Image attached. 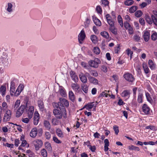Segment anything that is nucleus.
I'll list each match as a JSON object with an SVG mask.
<instances>
[{"label": "nucleus", "mask_w": 157, "mask_h": 157, "mask_svg": "<svg viewBox=\"0 0 157 157\" xmlns=\"http://www.w3.org/2000/svg\"><path fill=\"white\" fill-rule=\"evenodd\" d=\"M38 130L36 128H33L30 132V136L33 138H35L37 134Z\"/></svg>", "instance_id": "f3484780"}, {"label": "nucleus", "mask_w": 157, "mask_h": 157, "mask_svg": "<svg viewBox=\"0 0 157 157\" xmlns=\"http://www.w3.org/2000/svg\"><path fill=\"white\" fill-rule=\"evenodd\" d=\"M12 112L10 109H7L5 111L2 119V121L5 123L9 121L12 116Z\"/></svg>", "instance_id": "39448f33"}, {"label": "nucleus", "mask_w": 157, "mask_h": 157, "mask_svg": "<svg viewBox=\"0 0 157 157\" xmlns=\"http://www.w3.org/2000/svg\"><path fill=\"white\" fill-rule=\"evenodd\" d=\"M37 103L40 110L43 111L44 108V106L43 101L41 99L38 100L37 101Z\"/></svg>", "instance_id": "4be33fe9"}, {"label": "nucleus", "mask_w": 157, "mask_h": 157, "mask_svg": "<svg viewBox=\"0 0 157 157\" xmlns=\"http://www.w3.org/2000/svg\"><path fill=\"white\" fill-rule=\"evenodd\" d=\"M128 148L130 150H134L139 151L140 150L139 148L133 145H131L128 146Z\"/></svg>", "instance_id": "72a5a7b5"}, {"label": "nucleus", "mask_w": 157, "mask_h": 157, "mask_svg": "<svg viewBox=\"0 0 157 157\" xmlns=\"http://www.w3.org/2000/svg\"><path fill=\"white\" fill-rule=\"evenodd\" d=\"M123 77L129 82L133 83L135 80V78L132 74L129 72H125L123 75Z\"/></svg>", "instance_id": "7ed1b4c3"}, {"label": "nucleus", "mask_w": 157, "mask_h": 157, "mask_svg": "<svg viewBox=\"0 0 157 157\" xmlns=\"http://www.w3.org/2000/svg\"><path fill=\"white\" fill-rule=\"evenodd\" d=\"M20 104V100H17L14 105V109H17L19 106Z\"/></svg>", "instance_id": "13d9d810"}, {"label": "nucleus", "mask_w": 157, "mask_h": 157, "mask_svg": "<svg viewBox=\"0 0 157 157\" xmlns=\"http://www.w3.org/2000/svg\"><path fill=\"white\" fill-rule=\"evenodd\" d=\"M126 52L127 53V55L129 56H130V59H131L132 58V54H133V52L129 48H128L126 50Z\"/></svg>", "instance_id": "37998d69"}, {"label": "nucleus", "mask_w": 157, "mask_h": 157, "mask_svg": "<svg viewBox=\"0 0 157 157\" xmlns=\"http://www.w3.org/2000/svg\"><path fill=\"white\" fill-rule=\"evenodd\" d=\"M88 63L90 67L97 68L98 67V65L100 63L101 61L98 58H96L93 60H89Z\"/></svg>", "instance_id": "423d86ee"}, {"label": "nucleus", "mask_w": 157, "mask_h": 157, "mask_svg": "<svg viewBox=\"0 0 157 157\" xmlns=\"http://www.w3.org/2000/svg\"><path fill=\"white\" fill-rule=\"evenodd\" d=\"M33 123L35 125H37L39 121L40 115L37 112H35L34 115Z\"/></svg>", "instance_id": "4468645a"}, {"label": "nucleus", "mask_w": 157, "mask_h": 157, "mask_svg": "<svg viewBox=\"0 0 157 157\" xmlns=\"http://www.w3.org/2000/svg\"><path fill=\"white\" fill-rule=\"evenodd\" d=\"M88 71L90 75L93 76L97 77L98 75V73L96 71L89 69Z\"/></svg>", "instance_id": "4c0bfd02"}, {"label": "nucleus", "mask_w": 157, "mask_h": 157, "mask_svg": "<svg viewBox=\"0 0 157 157\" xmlns=\"http://www.w3.org/2000/svg\"><path fill=\"white\" fill-rule=\"evenodd\" d=\"M112 17L109 14H107L105 15V18L107 22L108 19H109L113 21L114 23H115V21L116 20V13L114 11H112L111 12Z\"/></svg>", "instance_id": "1a4fd4ad"}, {"label": "nucleus", "mask_w": 157, "mask_h": 157, "mask_svg": "<svg viewBox=\"0 0 157 157\" xmlns=\"http://www.w3.org/2000/svg\"><path fill=\"white\" fill-rule=\"evenodd\" d=\"M142 67L144 72L146 74H147L150 72V71L146 63H143Z\"/></svg>", "instance_id": "393cba45"}, {"label": "nucleus", "mask_w": 157, "mask_h": 157, "mask_svg": "<svg viewBox=\"0 0 157 157\" xmlns=\"http://www.w3.org/2000/svg\"><path fill=\"white\" fill-rule=\"evenodd\" d=\"M90 39L92 42L94 43H96L98 40V38L96 36L94 35H91L90 36Z\"/></svg>", "instance_id": "ea45409f"}, {"label": "nucleus", "mask_w": 157, "mask_h": 157, "mask_svg": "<svg viewBox=\"0 0 157 157\" xmlns=\"http://www.w3.org/2000/svg\"><path fill=\"white\" fill-rule=\"evenodd\" d=\"M34 111V107L33 106H30L28 112V117L29 119L32 117Z\"/></svg>", "instance_id": "a211bd4d"}, {"label": "nucleus", "mask_w": 157, "mask_h": 157, "mask_svg": "<svg viewBox=\"0 0 157 157\" xmlns=\"http://www.w3.org/2000/svg\"><path fill=\"white\" fill-rule=\"evenodd\" d=\"M45 146L46 148L48 151H51L52 149L51 144L48 142H46L45 143Z\"/></svg>", "instance_id": "de8ad7c7"}, {"label": "nucleus", "mask_w": 157, "mask_h": 157, "mask_svg": "<svg viewBox=\"0 0 157 157\" xmlns=\"http://www.w3.org/2000/svg\"><path fill=\"white\" fill-rule=\"evenodd\" d=\"M145 96L147 101L150 103H151L153 101L150 95L148 92H145Z\"/></svg>", "instance_id": "79ce46f5"}, {"label": "nucleus", "mask_w": 157, "mask_h": 157, "mask_svg": "<svg viewBox=\"0 0 157 157\" xmlns=\"http://www.w3.org/2000/svg\"><path fill=\"white\" fill-rule=\"evenodd\" d=\"M52 139L57 144H59L61 143V141L59 140L56 136H53Z\"/></svg>", "instance_id": "052dcab7"}, {"label": "nucleus", "mask_w": 157, "mask_h": 157, "mask_svg": "<svg viewBox=\"0 0 157 157\" xmlns=\"http://www.w3.org/2000/svg\"><path fill=\"white\" fill-rule=\"evenodd\" d=\"M71 87L73 90L76 92L79 88V86L77 84L72 83L71 85Z\"/></svg>", "instance_id": "e433bc0d"}, {"label": "nucleus", "mask_w": 157, "mask_h": 157, "mask_svg": "<svg viewBox=\"0 0 157 157\" xmlns=\"http://www.w3.org/2000/svg\"><path fill=\"white\" fill-rule=\"evenodd\" d=\"M93 21L94 23L97 26H100L101 25V22L95 16H93Z\"/></svg>", "instance_id": "b1692460"}, {"label": "nucleus", "mask_w": 157, "mask_h": 157, "mask_svg": "<svg viewBox=\"0 0 157 157\" xmlns=\"http://www.w3.org/2000/svg\"><path fill=\"white\" fill-rule=\"evenodd\" d=\"M107 23L109 25V30L113 34L116 35L117 34V29L114 27L115 23L110 20L108 19Z\"/></svg>", "instance_id": "20e7f679"}, {"label": "nucleus", "mask_w": 157, "mask_h": 157, "mask_svg": "<svg viewBox=\"0 0 157 157\" xmlns=\"http://www.w3.org/2000/svg\"><path fill=\"white\" fill-rule=\"evenodd\" d=\"M133 39L136 42H139L140 39V37L139 35L136 34L133 36Z\"/></svg>", "instance_id": "8fccbe9b"}, {"label": "nucleus", "mask_w": 157, "mask_h": 157, "mask_svg": "<svg viewBox=\"0 0 157 157\" xmlns=\"http://www.w3.org/2000/svg\"><path fill=\"white\" fill-rule=\"evenodd\" d=\"M59 92L60 95L62 97H65L67 95L66 91L65 89L63 86H61L60 87Z\"/></svg>", "instance_id": "5701e85b"}, {"label": "nucleus", "mask_w": 157, "mask_h": 157, "mask_svg": "<svg viewBox=\"0 0 157 157\" xmlns=\"http://www.w3.org/2000/svg\"><path fill=\"white\" fill-rule=\"evenodd\" d=\"M124 28L126 29H127L131 25L128 22L124 21Z\"/></svg>", "instance_id": "69168bd1"}, {"label": "nucleus", "mask_w": 157, "mask_h": 157, "mask_svg": "<svg viewBox=\"0 0 157 157\" xmlns=\"http://www.w3.org/2000/svg\"><path fill=\"white\" fill-rule=\"evenodd\" d=\"M113 129L116 135H117L119 132L118 126L117 125H114L113 127Z\"/></svg>", "instance_id": "bf43d9fd"}, {"label": "nucleus", "mask_w": 157, "mask_h": 157, "mask_svg": "<svg viewBox=\"0 0 157 157\" xmlns=\"http://www.w3.org/2000/svg\"><path fill=\"white\" fill-rule=\"evenodd\" d=\"M138 9V7L136 6H132L129 9V12L130 13L135 12Z\"/></svg>", "instance_id": "a19ab883"}, {"label": "nucleus", "mask_w": 157, "mask_h": 157, "mask_svg": "<svg viewBox=\"0 0 157 157\" xmlns=\"http://www.w3.org/2000/svg\"><path fill=\"white\" fill-rule=\"evenodd\" d=\"M143 94L142 93L139 92L138 93L137 101L139 103H142L143 102Z\"/></svg>", "instance_id": "f704fd0d"}, {"label": "nucleus", "mask_w": 157, "mask_h": 157, "mask_svg": "<svg viewBox=\"0 0 157 157\" xmlns=\"http://www.w3.org/2000/svg\"><path fill=\"white\" fill-rule=\"evenodd\" d=\"M8 7L7 9V11L9 12H11L12 11V5L11 3H9L8 4Z\"/></svg>", "instance_id": "e2e57ef3"}, {"label": "nucleus", "mask_w": 157, "mask_h": 157, "mask_svg": "<svg viewBox=\"0 0 157 157\" xmlns=\"http://www.w3.org/2000/svg\"><path fill=\"white\" fill-rule=\"evenodd\" d=\"M41 155L43 157H46L47 156V153L45 149H43L41 151Z\"/></svg>", "instance_id": "5fc2aeb1"}, {"label": "nucleus", "mask_w": 157, "mask_h": 157, "mask_svg": "<svg viewBox=\"0 0 157 157\" xmlns=\"http://www.w3.org/2000/svg\"><path fill=\"white\" fill-rule=\"evenodd\" d=\"M101 35L107 40H109V35L108 33L105 31L102 32L100 33Z\"/></svg>", "instance_id": "7c9ffc66"}, {"label": "nucleus", "mask_w": 157, "mask_h": 157, "mask_svg": "<svg viewBox=\"0 0 157 157\" xmlns=\"http://www.w3.org/2000/svg\"><path fill=\"white\" fill-rule=\"evenodd\" d=\"M59 101L58 102V106H56L57 109L58 108H65V106L68 107L69 105V103L68 101L63 98H60L59 99Z\"/></svg>", "instance_id": "f03ea898"}, {"label": "nucleus", "mask_w": 157, "mask_h": 157, "mask_svg": "<svg viewBox=\"0 0 157 157\" xmlns=\"http://www.w3.org/2000/svg\"><path fill=\"white\" fill-rule=\"evenodd\" d=\"M151 38L152 40L155 41L157 39V33L156 32H154L151 36Z\"/></svg>", "instance_id": "864d4df0"}, {"label": "nucleus", "mask_w": 157, "mask_h": 157, "mask_svg": "<svg viewBox=\"0 0 157 157\" xmlns=\"http://www.w3.org/2000/svg\"><path fill=\"white\" fill-rule=\"evenodd\" d=\"M93 51L94 53L97 55L99 54L100 52V50L99 48L97 47H94V48Z\"/></svg>", "instance_id": "3c124183"}, {"label": "nucleus", "mask_w": 157, "mask_h": 157, "mask_svg": "<svg viewBox=\"0 0 157 157\" xmlns=\"http://www.w3.org/2000/svg\"><path fill=\"white\" fill-rule=\"evenodd\" d=\"M21 144L18 147V149L19 150H22L24 151V149L22 147H25L26 144H27L26 141L25 140H24L22 141Z\"/></svg>", "instance_id": "c9c22d12"}, {"label": "nucleus", "mask_w": 157, "mask_h": 157, "mask_svg": "<svg viewBox=\"0 0 157 157\" xmlns=\"http://www.w3.org/2000/svg\"><path fill=\"white\" fill-rule=\"evenodd\" d=\"M46 138L47 140H49L51 137V134L49 132H46L45 134Z\"/></svg>", "instance_id": "0e129e2a"}, {"label": "nucleus", "mask_w": 157, "mask_h": 157, "mask_svg": "<svg viewBox=\"0 0 157 157\" xmlns=\"http://www.w3.org/2000/svg\"><path fill=\"white\" fill-rule=\"evenodd\" d=\"M85 37V31L83 29H82L78 36V40L80 44L82 43V42L84 40Z\"/></svg>", "instance_id": "ddd939ff"}, {"label": "nucleus", "mask_w": 157, "mask_h": 157, "mask_svg": "<svg viewBox=\"0 0 157 157\" xmlns=\"http://www.w3.org/2000/svg\"><path fill=\"white\" fill-rule=\"evenodd\" d=\"M110 93H111V92L109 91H105L104 92H102L100 95L101 97H108L109 96H110Z\"/></svg>", "instance_id": "2f4dec72"}, {"label": "nucleus", "mask_w": 157, "mask_h": 157, "mask_svg": "<svg viewBox=\"0 0 157 157\" xmlns=\"http://www.w3.org/2000/svg\"><path fill=\"white\" fill-rule=\"evenodd\" d=\"M68 96L69 99L72 102H74L75 101V96L72 90L69 91L68 93Z\"/></svg>", "instance_id": "bb28decb"}, {"label": "nucleus", "mask_w": 157, "mask_h": 157, "mask_svg": "<svg viewBox=\"0 0 157 157\" xmlns=\"http://www.w3.org/2000/svg\"><path fill=\"white\" fill-rule=\"evenodd\" d=\"M24 105H21L20 107L18 109L16 113V117H20L23 113L24 109L25 108Z\"/></svg>", "instance_id": "9b49d317"}, {"label": "nucleus", "mask_w": 157, "mask_h": 157, "mask_svg": "<svg viewBox=\"0 0 157 157\" xmlns=\"http://www.w3.org/2000/svg\"><path fill=\"white\" fill-rule=\"evenodd\" d=\"M142 12L141 10H137L135 13V16L137 17H140L142 14Z\"/></svg>", "instance_id": "6e6d98bb"}, {"label": "nucleus", "mask_w": 157, "mask_h": 157, "mask_svg": "<svg viewBox=\"0 0 157 157\" xmlns=\"http://www.w3.org/2000/svg\"><path fill=\"white\" fill-rule=\"evenodd\" d=\"M79 77L82 83H85L87 82V80L86 77L83 73L80 74L79 75Z\"/></svg>", "instance_id": "a878e982"}, {"label": "nucleus", "mask_w": 157, "mask_h": 157, "mask_svg": "<svg viewBox=\"0 0 157 157\" xmlns=\"http://www.w3.org/2000/svg\"><path fill=\"white\" fill-rule=\"evenodd\" d=\"M81 88L82 90L85 93H87L88 91V86L86 84H82L81 85Z\"/></svg>", "instance_id": "58836bf2"}, {"label": "nucleus", "mask_w": 157, "mask_h": 157, "mask_svg": "<svg viewBox=\"0 0 157 157\" xmlns=\"http://www.w3.org/2000/svg\"><path fill=\"white\" fill-rule=\"evenodd\" d=\"M56 132V135L58 137L61 138L63 137V133L60 128L57 129Z\"/></svg>", "instance_id": "473e14b6"}, {"label": "nucleus", "mask_w": 157, "mask_h": 157, "mask_svg": "<svg viewBox=\"0 0 157 157\" xmlns=\"http://www.w3.org/2000/svg\"><path fill=\"white\" fill-rule=\"evenodd\" d=\"M146 20L147 22L149 24H151L153 23L156 26H157V19L153 15L151 16V18L149 16L146 17Z\"/></svg>", "instance_id": "0eeeda50"}, {"label": "nucleus", "mask_w": 157, "mask_h": 157, "mask_svg": "<svg viewBox=\"0 0 157 157\" xmlns=\"http://www.w3.org/2000/svg\"><path fill=\"white\" fill-rule=\"evenodd\" d=\"M150 32L147 31H144L143 37L144 41L145 42H147L150 39Z\"/></svg>", "instance_id": "dca6fc26"}, {"label": "nucleus", "mask_w": 157, "mask_h": 157, "mask_svg": "<svg viewBox=\"0 0 157 157\" xmlns=\"http://www.w3.org/2000/svg\"><path fill=\"white\" fill-rule=\"evenodd\" d=\"M2 109L3 111H6L7 110L8 108V105L7 103L5 102H3L2 103Z\"/></svg>", "instance_id": "603ef678"}, {"label": "nucleus", "mask_w": 157, "mask_h": 157, "mask_svg": "<svg viewBox=\"0 0 157 157\" xmlns=\"http://www.w3.org/2000/svg\"><path fill=\"white\" fill-rule=\"evenodd\" d=\"M96 10L98 13H102V10L100 6H97L96 7Z\"/></svg>", "instance_id": "338daca9"}, {"label": "nucleus", "mask_w": 157, "mask_h": 157, "mask_svg": "<svg viewBox=\"0 0 157 157\" xmlns=\"http://www.w3.org/2000/svg\"><path fill=\"white\" fill-rule=\"evenodd\" d=\"M134 3V1L133 0H126L124 2V4L126 6H131Z\"/></svg>", "instance_id": "09e8293b"}, {"label": "nucleus", "mask_w": 157, "mask_h": 157, "mask_svg": "<svg viewBox=\"0 0 157 157\" xmlns=\"http://www.w3.org/2000/svg\"><path fill=\"white\" fill-rule=\"evenodd\" d=\"M89 80L90 82L93 83L94 85H97L98 84V81L95 78L91 76L88 77Z\"/></svg>", "instance_id": "412c9836"}, {"label": "nucleus", "mask_w": 157, "mask_h": 157, "mask_svg": "<svg viewBox=\"0 0 157 157\" xmlns=\"http://www.w3.org/2000/svg\"><path fill=\"white\" fill-rule=\"evenodd\" d=\"M52 123L53 125H56L58 124L59 123V121L56 118H54L52 119Z\"/></svg>", "instance_id": "49530a36"}, {"label": "nucleus", "mask_w": 157, "mask_h": 157, "mask_svg": "<svg viewBox=\"0 0 157 157\" xmlns=\"http://www.w3.org/2000/svg\"><path fill=\"white\" fill-rule=\"evenodd\" d=\"M70 75L72 79L75 82L78 81V78L76 73L73 71H71L70 72Z\"/></svg>", "instance_id": "aec40b11"}, {"label": "nucleus", "mask_w": 157, "mask_h": 157, "mask_svg": "<svg viewBox=\"0 0 157 157\" xmlns=\"http://www.w3.org/2000/svg\"><path fill=\"white\" fill-rule=\"evenodd\" d=\"M118 21L121 27L123 26V21L121 16L119 15L117 17Z\"/></svg>", "instance_id": "c03bdc74"}, {"label": "nucleus", "mask_w": 157, "mask_h": 157, "mask_svg": "<svg viewBox=\"0 0 157 157\" xmlns=\"http://www.w3.org/2000/svg\"><path fill=\"white\" fill-rule=\"evenodd\" d=\"M89 148L92 152H95L96 150V147L94 145L93 146H92L91 145L89 147Z\"/></svg>", "instance_id": "774afa93"}, {"label": "nucleus", "mask_w": 157, "mask_h": 157, "mask_svg": "<svg viewBox=\"0 0 157 157\" xmlns=\"http://www.w3.org/2000/svg\"><path fill=\"white\" fill-rule=\"evenodd\" d=\"M44 127L46 129L49 130L51 128L50 124L49 121L47 120H45L44 122Z\"/></svg>", "instance_id": "c756f323"}, {"label": "nucleus", "mask_w": 157, "mask_h": 157, "mask_svg": "<svg viewBox=\"0 0 157 157\" xmlns=\"http://www.w3.org/2000/svg\"><path fill=\"white\" fill-rule=\"evenodd\" d=\"M33 144L36 151L39 150L43 145L42 141L40 140H36L33 141Z\"/></svg>", "instance_id": "6e6552de"}, {"label": "nucleus", "mask_w": 157, "mask_h": 157, "mask_svg": "<svg viewBox=\"0 0 157 157\" xmlns=\"http://www.w3.org/2000/svg\"><path fill=\"white\" fill-rule=\"evenodd\" d=\"M142 111L146 115L150 114V108L146 104H144L142 106Z\"/></svg>", "instance_id": "f8f14e48"}, {"label": "nucleus", "mask_w": 157, "mask_h": 157, "mask_svg": "<svg viewBox=\"0 0 157 157\" xmlns=\"http://www.w3.org/2000/svg\"><path fill=\"white\" fill-rule=\"evenodd\" d=\"M59 109H55L53 110V113L56 118L61 119L62 117L66 119L67 117V112L65 108L63 107L59 108Z\"/></svg>", "instance_id": "f257e3e1"}, {"label": "nucleus", "mask_w": 157, "mask_h": 157, "mask_svg": "<svg viewBox=\"0 0 157 157\" xmlns=\"http://www.w3.org/2000/svg\"><path fill=\"white\" fill-rule=\"evenodd\" d=\"M127 30H128V33L129 34L132 35L134 33V29L132 25L130 26Z\"/></svg>", "instance_id": "a18cd8bd"}, {"label": "nucleus", "mask_w": 157, "mask_h": 157, "mask_svg": "<svg viewBox=\"0 0 157 157\" xmlns=\"http://www.w3.org/2000/svg\"><path fill=\"white\" fill-rule=\"evenodd\" d=\"M21 91H21V90H19V89H18V88H17L16 91H15L14 93H13V95H14L15 96H18L20 94Z\"/></svg>", "instance_id": "680f3d73"}, {"label": "nucleus", "mask_w": 157, "mask_h": 157, "mask_svg": "<svg viewBox=\"0 0 157 157\" xmlns=\"http://www.w3.org/2000/svg\"><path fill=\"white\" fill-rule=\"evenodd\" d=\"M148 64L151 70H155L156 68V64L151 59H149L148 61Z\"/></svg>", "instance_id": "6ab92c4d"}, {"label": "nucleus", "mask_w": 157, "mask_h": 157, "mask_svg": "<svg viewBox=\"0 0 157 157\" xmlns=\"http://www.w3.org/2000/svg\"><path fill=\"white\" fill-rule=\"evenodd\" d=\"M90 22V20L88 18H87L86 21L84 22V25L85 28H87L89 26Z\"/></svg>", "instance_id": "4d7b16f0"}, {"label": "nucleus", "mask_w": 157, "mask_h": 157, "mask_svg": "<svg viewBox=\"0 0 157 157\" xmlns=\"http://www.w3.org/2000/svg\"><path fill=\"white\" fill-rule=\"evenodd\" d=\"M130 91L128 90H126L123 91L121 94V96L122 97H128L129 98L130 94Z\"/></svg>", "instance_id": "cd10ccee"}, {"label": "nucleus", "mask_w": 157, "mask_h": 157, "mask_svg": "<svg viewBox=\"0 0 157 157\" xmlns=\"http://www.w3.org/2000/svg\"><path fill=\"white\" fill-rule=\"evenodd\" d=\"M10 91L11 95L13 96V93H14L15 91V83L13 81L11 82Z\"/></svg>", "instance_id": "2eb2a0df"}, {"label": "nucleus", "mask_w": 157, "mask_h": 157, "mask_svg": "<svg viewBox=\"0 0 157 157\" xmlns=\"http://www.w3.org/2000/svg\"><path fill=\"white\" fill-rule=\"evenodd\" d=\"M6 86L2 85L0 87V92L2 96L4 97L6 94Z\"/></svg>", "instance_id": "c85d7f7f"}, {"label": "nucleus", "mask_w": 157, "mask_h": 157, "mask_svg": "<svg viewBox=\"0 0 157 157\" xmlns=\"http://www.w3.org/2000/svg\"><path fill=\"white\" fill-rule=\"evenodd\" d=\"M98 104V102L97 101L95 102H90L86 105L84 107V108H85L87 110H88V111H90L91 109L93 107L95 109Z\"/></svg>", "instance_id": "9d476101"}]
</instances>
